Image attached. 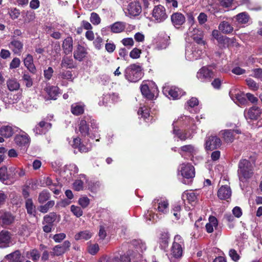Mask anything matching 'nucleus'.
<instances>
[{
    "mask_svg": "<svg viewBox=\"0 0 262 262\" xmlns=\"http://www.w3.org/2000/svg\"><path fill=\"white\" fill-rule=\"evenodd\" d=\"M173 134L180 140L185 141L191 139L192 134L196 129L194 120L193 118L187 116H181L178 119L174 121L172 124Z\"/></svg>",
    "mask_w": 262,
    "mask_h": 262,
    "instance_id": "f257e3e1",
    "label": "nucleus"
},
{
    "mask_svg": "<svg viewBox=\"0 0 262 262\" xmlns=\"http://www.w3.org/2000/svg\"><path fill=\"white\" fill-rule=\"evenodd\" d=\"M237 174L239 181L242 182L250 178L253 174L251 163L246 159L241 160L238 165Z\"/></svg>",
    "mask_w": 262,
    "mask_h": 262,
    "instance_id": "f03ea898",
    "label": "nucleus"
},
{
    "mask_svg": "<svg viewBox=\"0 0 262 262\" xmlns=\"http://www.w3.org/2000/svg\"><path fill=\"white\" fill-rule=\"evenodd\" d=\"M146 249L145 243L141 239L132 240V260L133 262H142V253Z\"/></svg>",
    "mask_w": 262,
    "mask_h": 262,
    "instance_id": "7ed1b4c3",
    "label": "nucleus"
},
{
    "mask_svg": "<svg viewBox=\"0 0 262 262\" xmlns=\"http://www.w3.org/2000/svg\"><path fill=\"white\" fill-rule=\"evenodd\" d=\"M142 94L149 99H154L157 97L159 91L155 83L152 81H144L140 85Z\"/></svg>",
    "mask_w": 262,
    "mask_h": 262,
    "instance_id": "20e7f679",
    "label": "nucleus"
},
{
    "mask_svg": "<svg viewBox=\"0 0 262 262\" xmlns=\"http://www.w3.org/2000/svg\"><path fill=\"white\" fill-rule=\"evenodd\" d=\"M203 54L202 50L198 45L188 43L186 46L185 57L189 61L199 59Z\"/></svg>",
    "mask_w": 262,
    "mask_h": 262,
    "instance_id": "39448f33",
    "label": "nucleus"
},
{
    "mask_svg": "<svg viewBox=\"0 0 262 262\" xmlns=\"http://www.w3.org/2000/svg\"><path fill=\"white\" fill-rule=\"evenodd\" d=\"M184 248V242L180 235H176L171 248V254L175 258H180L182 256Z\"/></svg>",
    "mask_w": 262,
    "mask_h": 262,
    "instance_id": "423d86ee",
    "label": "nucleus"
},
{
    "mask_svg": "<svg viewBox=\"0 0 262 262\" xmlns=\"http://www.w3.org/2000/svg\"><path fill=\"white\" fill-rule=\"evenodd\" d=\"M15 170L13 167H10L9 169L5 166L0 168V181L7 185L12 183L14 181Z\"/></svg>",
    "mask_w": 262,
    "mask_h": 262,
    "instance_id": "0eeeda50",
    "label": "nucleus"
},
{
    "mask_svg": "<svg viewBox=\"0 0 262 262\" xmlns=\"http://www.w3.org/2000/svg\"><path fill=\"white\" fill-rule=\"evenodd\" d=\"M152 206L159 212L165 214L169 210V203L165 198L160 197L154 199Z\"/></svg>",
    "mask_w": 262,
    "mask_h": 262,
    "instance_id": "6e6552de",
    "label": "nucleus"
},
{
    "mask_svg": "<svg viewBox=\"0 0 262 262\" xmlns=\"http://www.w3.org/2000/svg\"><path fill=\"white\" fill-rule=\"evenodd\" d=\"M178 152L184 159L193 160L194 155L198 152V148L193 145L188 144L181 146Z\"/></svg>",
    "mask_w": 262,
    "mask_h": 262,
    "instance_id": "1a4fd4ad",
    "label": "nucleus"
},
{
    "mask_svg": "<svg viewBox=\"0 0 262 262\" xmlns=\"http://www.w3.org/2000/svg\"><path fill=\"white\" fill-rule=\"evenodd\" d=\"M164 94L173 100L180 99L184 94V92L176 86L164 87L163 89Z\"/></svg>",
    "mask_w": 262,
    "mask_h": 262,
    "instance_id": "9d476101",
    "label": "nucleus"
},
{
    "mask_svg": "<svg viewBox=\"0 0 262 262\" xmlns=\"http://www.w3.org/2000/svg\"><path fill=\"white\" fill-rule=\"evenodd\" d=\"M222 141L216 136H210L205 139V148L207 150L217 149L222 145Z\"/></svg>",
    "mask_w": 262,
    "mask_h": 262,
    "instance_id": "9b49d317",
    "label": "nucleus"
},
{
    "mask_svg": "<svg viewBox=\"0 0 262 262\" xmlns=\"http://www.w3.org/2000/svg\"><path fill=\"white\" fill-rule=\"evenodd\" d=\"M179 173L186 179L192 178L195 176L194 167L189 163H182L178 168Z\"/></svg>",
    "mask_w": 262,
    "mask_h": 262,
    "instance_id": "f8f14e48",
    "label": "nucleus"
},
{
    "mask_svg": "<svg viewBox=\"0 0 262 262\" xmlns=\"http://www.w3.org/2000/svg\"><path fill=\"white\" fill-rule=\"evenodd\" d=\"M152 16L157 23L164 21L167 17L165 8L161 5L155 6L152 10Z\"/></svg>",
    "mask_w": 262,
    "mask_h": 262,
    "instance_id": "ddd939ff",
    "label": "nucleus"
},
{
    "mask_svg": "<svg viewBox=\"0 0 262 262\" xmlns=\"http://www.w3.org/2000/svg\"><path fill=\"white\" fill-rule=\"evenodd\" d=\"M188 34L196 43V45L198 46L205 45V42L203 40L204 33L202 30L197 28H190Z\"/></svg>",
    "mask_w": 262,
    "mask_h": 262,
    "instance_id": "4468645a",
    "label": "nucleus"
},
{
    "mask_svg": "<svg viewBox=\"0 0 262 262\" xmlns=\"http://www.w3.org/2000/svg\"><path fill=\"white\" fill-rule=\"evenodd\" d=\"M141 3L144 4L145 8H147L149 3L147 0H134L132 2V16H139L142 11Z\"/></svg>",
    "mask_w": 262,
    "mask_h": 262,
    "instance_id": "2eb2a0df",
    "label": "nucleus"
},
{
    "mask_svg": "<svg viewBox=\"0 0 262 262\" xmlns=\"http://www.w3.org/2000/svg\"><path fill=\"white\" fill-rule=\"evenodd\" d=\"M51 123L41 121L35 126L33 132L36 135L45 134L51 128Z\"/></svg>",
    "mask_w": 262,
    "mask_h": 262,
    "instance_id": "dca6fc26",
    "label": "nucleus"
},
{
    "mask_svg": "<svg viewBox=\"0 0 262 262\" xmlns=\"http://www.w3.org/2000/svg\"><path fill=\"white\" fill-rule=\"evenodd\" d=\"M196 77L199 80L204 82L213 77V72L208 68L203 67L198 72Z\"/></svg>",
    "mask_w": 262,
    "mask_h": 262,
    "instance_id": "f3484780",
    "label": "nucleus"
},
{
    "mask_svg": "<svg viewBox=\"0 0 262 262\" xmlns=\"http://www.w3.org/2000/svg\"><path fill=\"white\" fill-rule=\"evenodd\" d=\"M15 144L19 147H28L30 143V138L26 133L16 135L14 138Z\"/></svg>",
    "mask_w": 262,
    "mask_h": 262,
    "instance_id": "a211bd4d",
    "label": "nucleus"
},
{
    "mask_svg": "<svg viewBox=\"0 0 262 262\" xmlns=\"http://www.w3.org/2000/svg\"><path fill=\"white\" fill-rule=\"evenodd\" d=\"M87 54L85 48L78 43L74 51L73 56L75 59L81 61L86 57Z\"/></svg>",
    "mask_w": 262,
    "mask_h": 262,
    "instance_id": "6ab92c4d",
    "label": "nucleus"
},
{
    "mask_svg": "<svg viewBox=\"0 0 262 262\" xmlns=\"http://www.w3.org/2000/svg\"><path fill=\"white\" fill-rule=\"evenodd\" d=\"M90 119V116H84L80 121L79 130L83 136L89 135L90 129L89 120Z\"/></svg>",
    "mask_w": 262,
    "mask_h": 262,
    "instance_id": "aec40b11",
    "label": "nucleus"
},
{
    "mask_svg": "<svg viewBox=\"0 0 262 262\" xmlns=\"http://www.w3.org/2000/svg\"><path fill=\"white\" fill-rule=\"evenodd\" d=\"M229 96L233 100H236L241 104H244L246 102V99L244 97L243 94L238 90L233 89L229 92Z\"/></svg>",
    "mask_w": 262,
    "mask_h": 262,
    "instance_id": "412c9836",
    "label": "nucleus"
},
{
    "mask_svg": "<svg viewBox=\"0 0 262 262\" xmlns=\"http://www.w3.org/2000/svg\"><path fill=\"white\" fill-rule=\"evenodd\" d=\"M144 74L141 67L138 64H132V82H136L142 78Z\"/></svg>",
    "mask_w": 262,
    "mask_h": 262,
    "instance_id": "4be33fe9",
    "label": "nucleus"
},
{
    "mask_svg": "<svg viewBox=\"0 0 262 262\" xmlns=\"http://www.w3.org/2000/svg\"><path fill=\"white\" fill-rule=\"evenodd\" d=\"M220 135L226 143H231L235 139L233 131H232L231 129L222 130L220 132Z\"/></svg>",
    "mask_w": 262,
    "mask_h": 262,
    "instance_id": "5701e85b",
    "label": "nucleus"
},
{
    "mask_svg": "<svg viewBox=\"0 0 262 262\" xmlns=\"http://www.w3.org/2000/svg\"><path fill=\"white\" fill-rule=\"evenodd\" d=\"M231 190L228 185L221 186L218 190L217 196L221 200H226L230 198Z\"/></svg>",
    "mask_w": 262,
    "mask_h": 262,
    "instance_id": "b1692460",
    "label": "nucleus"
},
{
    "mask_svg": "<svg viewBox=\"0 0 262 262\" xmlns=\"http://www.w3.org/2000/svg\"><path fill=\"white\" fill-rule=\"evenodd\" d=\"M261 113V111L259 107L253 106L245 114V117L251 120H257L260 117Z\"/></svg>",
    "mask_w": 262,
    "mask_h": 262,
    "instance_id": "393cba45",
    "label": "nucleus"
},
{
    "mask_svg": "<svg viewBox=\"0 0 262 262\" xmlns=\"http://www.w3.org/2000/svg\"><path fill=\"white\" fill-rule=\"evenodd\" d=\"M24 63L26 68L32 74L36 72V67L33 63V56L31 54H27L24 59Z\"/></svg>",
    "mask_w": 262,
    "mask_h": 262,
    "instance_id": "a878e982",
    "label": "nucleus"
},
{
    "mask_svg": "<svg viewBox=\"0 0 262 262\" xmlns=\"http://www.w3.org/2000/svg\"><path fill=\"white\" fill-rule=\"evenodd\" d=\"M23 43L19 40L14 39L9 44L10 49L15 54L20 55L23 49Z\"/></svg>",
    "mask_w": 262,
    "mask_h": 262,
    "instance_id": "bb28decb",
    "label": "nucleus"
},
{
    "mask_svg": "<svg viewBox=\"0 0 262 262\" xmlns=\"http://www.w3.org/2000/svg\"><path fill=\"white\" fill-rule=\"evenodd\" d=\"M170 234L168 232H163L161 233L159 238L160 247L162 250H166L169 245Z\"/></svg>",
    "mask_w": 262,
    "mask_h": 262,
    "instance_id": "cd10ccee",
    "label": "nucleus"
},
{
    "mask_svg": "<svg viewBox=\"0 0 262 262\" xmlns=\"http://www.w3.org/2000/svg\"><path fill=\"white\" fill-rule=\"evenodd\" d=\"M62 48L64 53L66 55L72 53L73 48V40L71 37H67L64 39L62 42Z\"/></svg>",
    "mask_w": 262,
    "mask_h": 262,
    "instance_id": "c85d7f7f",
    "label": "nucleus"
},
{
    "mask_svg": "<svg viewBox=\"0 0 262 262\" xmlns=\"http://www.w3.org/2000/svg\"><path fill=\"white\" fill-rule=\"evenodd\" d=\"M171 20L174 26H180L185 23V17L182 13L176 12L171 16Z\"/></svg>",
    "mask_w": 262,
    "mask_h": 262,
    "instance_id": "c756f323",
    "label": "nucleus"
},
{
    "mask_svg": "<svg viewBox=\"0 0 262 262\" xmlns=\"http://www.w3.org/2000/svg\"><path fill=\"white\" fill-rule=\"evenodd\" d=\"M71 145L74 148L78 149L81 152H86L89 151V148L82 143L80 139L78 137L73 139Z\"/></svg>",
    "mask_w": 262,
    "mask_h": 262,
    "instance_id": "7c9ffc66",
    "label": "nucleus"
},
{
    "mask_svg": "<svg viewBox=\"0 0 262 262\" xmlns=\"http://www.w3.org/2000/svg\"><path fill=\"white\" fill-rule=\"evenodd\" d=\"M0 221L3 224L9 225L14 221V217L12 214L3 210H0Z\"/></svg>",
    "mask_w": 262,
    "mask_h": 262,
    "instance_id": "2f4dec72",
    "label": "nucleus"
},
{
    "mask_svg": "<svg viewBox=\"0 0 262 262\" xmlns=\"http://www.w3.org/2000/svg\"><path fill=\"white\" fill-rule=\"evenodd\" d=\"M14 133V128L10 125H3L0 128V135L5 138H10Z\"/></svg>",
    "mask_w": 262,
    "mask_h": 262,
    "instance_id": "473e14b6",
    "label": "nucleus"
},
{
    "mask_svg": "<svg viewBox=\"0 0 262 262\" xmlns=\"http://www.w3.org/2000/svg\"><path fill=\"white\" fill-rule=\"evenodd\" d=\"M219 29L223 33L228 34L233 32V27L229 22L224 20L220 23Z\"/></svg>",
    "mask_w": 262,
    "mask_h": 262,
    "instance_id": "72a5a7b5",
    "label": "nucleus"
},
{
    "mask_svg": "<svg viewBox=\"0 0 262 262\" xmlns=\"http://www.w3.org/2000/svg\"><path fill=\"white\" fill-rule=\"evenodd\" d=\"M10 233L7 231H2L0 233V248H5L10 242Z\"/></svg>",
    "mask_w": 262,
    "mask_h": 262,
    "instance_id": "f704fd0d",
    "label": "nucleus"
},
{
    "mask_svg": "<svg viewBox=\"0 0 262 262\" xmlns=\"http://www.w3.org/2000/svg\"><path fill=\"white\" fill-rule=\"evenodd\" d=\"M125 28V24L121 21H117L107 27L111 32L114 33H118L122 32Z\"/></svg>",
    "mask_w": 262,
    "mask_h": 262,
    "instance_id": "c9c22d12",
    "label": "nucleus"
},
{
    "mask_svg": "<svg viewBox=\"0 0 262 262\" xmlns=\"http://www.w3.org/2000/svg\"><path fill=\"white\" fill-rule=\"evenodd\" d=\"M198 199V195L196 193L194 192L185 191L182 194V199L184 203L186 200H187L189 203H192L195 202Z\"/></svg>",
    "mask_w": 262,
    "mask_h": 262,
    "instance_id": "e433bc0d",
    "label": "nucleus"
},
{
    "mask_svg": "<svg viewBox=\"0 0 262 262\" xmlns=\"http://www.w3.org/2000/svg\"><path fill=\"white\" fill-rule=\"evenodd\" d=\"M218 225V221L217 219L213 216H210L209 217V222L205 226L206 231L209 233L213 232L214 227L216 228Z\"/></svg>",
    "mask_w": 262,
    "mask_h": 262,
    "instance_id": "4c0bfd02",
    "label": "nucleus"
},
{
    "mask_svg": "<svg viewBox=\"0 0 262 262\" xmlns=\"http://www.w3.org/2000/svg\"><path fill=\"white\" fill-rule=\"evenodd\" d=\"M6 259L10 260L12 262H23V257L21 256L20 252L19 250L15 251L5 256Z\"/></svg>",
    "mask_w": 262,
    "mask_h": 262,
    "instance_id": "58836bf2",
    "label": "nucleus"
},
{
    "mask_svg": "<svg viewBox=\"0 0 262 262\" xmlns=\"http://www.w3.org/2000/svg\"><path fill=\"white\" fill-rule=\"evenodd\" d=\"M7 86L10 91L18 90L20 88V84L17 79L10 78L7 81Z\"/></svg>",
    "mask_w": 262,
    "mask_h": 262,
    "instance_id": "ea45409f",
    "label": "nucleus"
},
{
    "mask_svg": "<svg viewBox=\"0 0 262 262\" xmlns=\"http://www.w3.org/2000/svg\"><path fill=\"white\" fill-rule=\"evenodd\" d=\"M46 92L51 99L56 100L59 94V88L55 86H49L46 88Z\"/></svg>",
    "mask_w": 262,
    "mask_h": 262,
    "instance_id": "a19ab883",
    "label": "nucleus"
},
{
    "mask_svg": "<svg viewBox=\"0 0 262 262\" xmlns=\"http://www.w3.org/2000/svg\"><path fill=\"white\" fill-rule=\"evenodd\" d=\"M212 36L220 43H225L228 42L229 38L222 35L217 30H214L212 32Z\"/></svg>",
    "mask_w": 262,
    "mask_h": 262,
    "instance_id": "79ce46f5",
    "label": "nucleus"
},
{
    "mask_svg": "<svg viewBox=\"0 0 262 262\" xmlns=\"http://www.w3.org/2000/svg\"><path fill=\"white\" fill-rule=\"evenodd\" d=\"M92 236V233L88 230L82 231L76 234L75 239L76 241L83 239L88 240Z\"/></svg>",
    "mask_w": 262,
    "mask_h": 262,
    "instance_id": "37998d69",
    "label": "nucleus"
},
{
    "mask_svg": "<svg viewBox=\"0 0 262 262\" xmlns=\"http://www.w3.org/2000/svg\"><path fill=\"white\" fill-rule=\"evenodd\" d=\"M61 68L72 69L74 67L73 60L71 57L64 56L60 64Z\"/></svg>",
    "mask_w": 262,
    "mask_h": 262,
    "instance_id": "c03bdc74",
    "label": "nucleus"
},
{
    "mask_svg": "<svg viewBox=\"0 0 262 262\" xmlns=\"http://www.w3.org/2000/svg\"><path fill=\"white\" fill-rule=\"evenodd\" d=\"M25 204L28 213L34 215L36 212L35 206H34L32 199H27Z\"/></svg>",
    "mask_w": 262,
    "mask_h": 262,
    "instance_id": "a18cd8bd",
    "label": "nucleus"
},
{
    "mask_svg": "<svg viewBox=\"0 0 262 262\" xmlns=\"http://www.w3.org/2000/svg\"><path fill=\"white\" fill-rule=\"evenodd\" d=\"M26 255L28 258L31 259L34 262H37L40 256L38 251L36 249L28 251Z\"/></svg>",
    "mask_w": 262,
    "mask_h": 262,
    "instance_id": "49530a36",
    "label": "nucleus"
},
{
    "mask_svg": "<svg viewBox=\"0 0 262 262\" xmlns=\"http://www.w3.org/2000/svg\"><path fill=\"white\" fill-rule=\"evenodd\" d=\"M236 20L240 24H246L249 20V16L246 12H242L235 16Z\"/></svg>",
    "mask_w": 262,
    "mask_h": 262,
    "instance_id": "de8ad7c7",
    "label": "nucleus"
},
{
    "mask_svg": "<svg viewBox=\"0 0 262 262\" xmlns=\"http://www.w3.org/2000/svg\"><path fill=\"white\" fill-rule=\"evenodd\" d=\"M84 112L83 106L75 103L71 106V112L75 115H79L82 114Z\"/></svg>",
    "mask_w": 262,
    "mask_h": 262,
    "instance_id": "09e8293b",
    "label": "nucleus"
},
{
    "mask_svg": "<svg viewBox=\"0 0 262 262\" xmlns=\"http://www.w3.org/2000/svg\"><path fill=\"white\" fill-rule=\"evenodd\" d=\"M50 198V194L47 190H42L38 195V201L39 203L43 204Z\"/></svg>",
    "mask_w": 262,
    "mask_h": 262,
    "instance_id": "8fccbe9b",
    "label": "nucleus"
},
{
    "mask_svg": "<svg viewBox=\"0 0 262 262\" xmlns=\"http://www.w3.org/2000/svg\"><path fill=\"white\" fill-rule=\"evenodd\" d=\"M22 79L27 88H30L33 85V80L28 73H23Z\"/></svg>",
    "mask_w": 262,
    "mask_h": 262,
    "instance_id": "3c124183",
    "label": "nucleus"
},
{
    "mask_svg": "<svg viewBox=\"0 0 262 262\" xmlns=\"http://www.w3.org/2000/svg\"><path fill=\"white\" fill-rule=\"evenodd\" d=\"M56 217L57 215L55 213L51 212L45 216L43 221L47 224L52 225L53 223L55 221Z\"/></svg>",
    "mask_w": 262,
    "mask_h": 262,
    "instance_id": "603ef678",
    "label": "nucleus"
},
{
    "mask_svg": "<svg viewBox=\"0 0 262 262\" xmlns=\"http://www.w3.org/2000/svg\"><path fill=\"white\" fill-rule=\"evenodd\" d=\"M55 205L54 201H49L44 205L40 206L39 211L43 213H47L50 208H52Z\"/></svg>",
    "mask_w": 262,
    "mask_h": 262,
    "instance_id": "864d4df0",
    "label": "nucleus"
},
{
    "mask_svg": "<svg viewBox=\"0 0 262 262\" xmlns=\"http://www.w3.org/2000/svg\"><path fill=\"white\" fill-rule=\"evenodd\" d=\"M138 114L141 117L146 119L149 116V110L145 106L140 107L138 111Z\"/></svg>",
    "mask_w": 262,
    "mask_h": 262,
    "instance_id": "5fc2aeb1",
    "label": "nucleus"
},
{
    "mask_svg": "<svg viewBox=\"0 0 262 262\" xmlns=\"http://www.w3.org/2000/svg\"><path fill=\"white\" fill-rule=\"evenodd\" d=\"M58 78L70 80L72 79L73 75L70 71H63L59 74Z\"/></svg>",
    "mask_w": 262,
    "mask_h": 262,
    "instance_id": "6e6d98bb",
    "label": "nucleus"
},
{
    "mask_svg": "<svg viewBox=\"0 0 262 262\" xmlns=\"http://www.w3.org/2000/svg\"><path fill=\"white\" fill-rule=\"evenodd\" d=\"M246 83L249 88L253 91H257L259 88V85L251 78L247 79Z\"/></svg>",
    "mask_w": 262,
    "mask_h": 262,
    "instance_id": "4d7b16f0",
    "label": "nucleus"
},
{
    "mask_svg": "<svg viewBox=\"0 0 262 262\" xmlns=\"http://www.w3.org/2000/svg\"><path fill=\"white\" fill-rule=\"evenodd\" d=\"M90 21L94 25H97L100 23L101 19L98 14L95 12L91 14Z\"/></svg>",
    "mask_w": 262,
    "mask_h": 262,
    "instance_id": "13d9d810",
    "label": "nucleus"
},
{
    "mask_svg": "<svg viewBox=\"0 0 262 262\" xmlns=\"http://www.w3.org/2000/svg\"><path fill=\"white\" fill-rule=\"evenodd\" d=\"M65 253L63 248H61V245H57L54 247L53 252H51V255L59 256Z\"/></svg>",
    "mask_w": 262,
    "mask_h": 262,
    "instance_id": "bf43d9fd",
    "label": "nucleus"
},
{
    "mask_svg": "<svg viewBox=\"0 0 262 262\" xmlns=\"http://www.w3.org/2000/svg\"><path fill=\"white\" fill-rule=\"evenodd\" d=\"M71 211L77 217H80L83 214V211L80 207L72 205L71 206Z\"/></svg>",
    "mask_w": 262,
    "mask_h": 262,
    "instance_id": "052dcab7",
    "label": "nucleus"
},
{
    "mask_svg": "<svg viewBox=\"0 0 262 262\" xmlns=\"http://www.w3.org/2000/svg\"><path fill=\"white\" fill-rule=\"evenodd\" d=\"M84 182L81 180H76L73 183V188L76 191H80L83 189Z\"/></svg>",
    "mask_w": 262,
    "mask_h": 262,
    "instance_id": "680f3d73",
    "label": "nucleus"
},
{
    "mask_svg": "<svg viewBox=\"0 0 262 262\" xmlns=\"http://www.w3.org/2000/svg\"><path fill=\"white\" fill-rule=\"evenodd\" d=\"M251 76L254 78L259 79L262 81V69L257 68L253 69Z\"/></svg>",
    "mask_w": 262,
    "mask_h": 262,
    "instance_id": "e2e57ef3",
    "label": "nucleus"
},
{
    "mask_svg": "<svg viewBox=\"0 0 262 262\" xmlns=\"http://www.w3.org/2000/svg\"><path fill=\"white\" fill-rule=\"evenodd\" d=\"M53 72L54 70L53 68L51 67H48L47 69L43 71V76L47 80L51 79Z\"/></svg>",
    "mask_w": 262,
    "mask_h": 262,
    "instance_id": "0e129e2a",
    "label": "nucleus"
},
{
    "mask_svg": "<svg viewBox=\"0 0 262 262\" xmlns=\"http://www.w3.org/2000/svg\"><path fill=\"white\" fill-rule=\"evenodd\" d=\"M130 255L131 252L130 250H128L126 253L121 255L120 259H119L120 262H130Z\"/></svg>",
    "mask_w": 262,
    "mask_h": 262,
    "instance_id": "69168bd1",
    "label": "nucleus"
},
{
    "mask_svg": "<svg viewBox=\"0 0 262 262\" xmlns=\"http://www.w3.org/2000/svg\"><path fill=\"white\" fill-rule=\"evenodd\" d=\"M20 64V60L17 58H14L10 63L9 68L10 69H14L17 68Z\"/></svg>",
    "mask_w": 262,
    "mask_h": 262,
    "instance_id": "338daca9",
    "label": "nucleus"
},
{
    "mask_svg": "<svg viewBox=\"0 0 262 262\" xmlns=\"http://www.w3.org/2000/svg\"><path fill=\"white\" fill-rule=\"evenodd\" d=\"M221 6L226 8H231L232 6L233 0H219Z\"/></svg>",
    "mask_w": 262,
    "mask_h": 262,
    "instance_id": "774afa93",
    "label": "nucleus"
}]
</instances>
